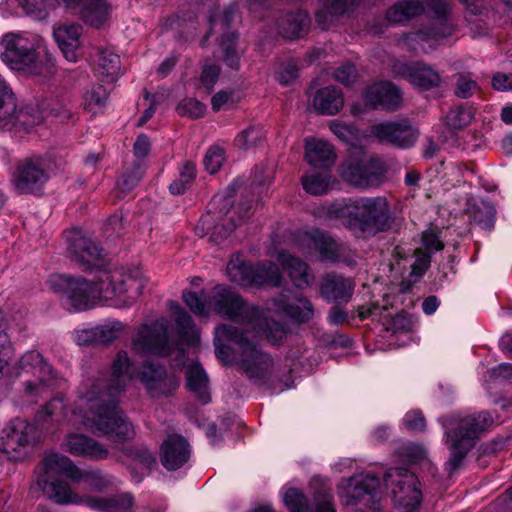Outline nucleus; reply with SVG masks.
<instances>
[{"instance_id":"nucleus-1","label":"nucleus","mask_w":512,"mask_h":512,"mask_svg":"<svg viewBox=\"0 0 512 512\" xmlns=\"http://www.w3.org/2000/svg\"><path fill=\"white\" fill-rule=\"evenodd\" d=\"M182 299L190 311L208 317L211 310L235 323L244 325L240 331L232 325H219L215 329V354L223 364L237 362L246 376L257 384H265L271 378L274 364L270 355L262 352L254 341L264 337L277 344L286 335L283 324L261 315L254 306L246 304L234 291L223 285L215 286L208 294L184 291Z\"/></svg>"},{"instance_id":"nucleus-2","label":"nucleus","mask_w":512,"mask_h":512,"mask_svg":"<svg viewBox=\"0 0 512 512\" xmlns=\"http://www.w3.org/2000/svg\"><path fill=\"white\" fill-rule=\"evenodd\" d=\"M131 358L124 350L118 351L111 363L109 379L90 378L78 389L77 400L67 408L62 398L49 401L38 413V421H61L76 429L97 431L116 441H126L134 434V427L118 408L119 397L135 378Z\"/></svg>"},{"instance_id":"nucleus-3","label":"nucleus","mask_w":512,"mask_h":512,"mask_svg":"<svg viewBox=\"0 0 512 512\" xmlns=\"http://www.w3.org/2000/svg\"><path fill=\"white\" fill-rule=\"evenodd\" d=\"M449 0H402L390 7L386 18L390 23H402L422 14L435 20L433 31H418L403 35L401 44L414 52L428 53L440 39L449 37L454 27L447 21Z\"/></svg>"},{"instance_id":"nucleus-4","label":"nucleus","mask_w":512,"mask_h":512,"mask_svg":"<svg viewBox=\"0 0 512 512\" xmlns=\"http://www.w3.org/2000/svg\"><path fill=\"white\" fill-rule=\"evenodd\" d=\"M44 39L32 32H8L0 38V59L12 71L26 76H40L50 72L51 57L43 60L40 50Z\"/></svg>"},{"instance_id":"nucleus-5","label":"nucleus","mask_w":512,"mask_h":512,"mask_svg":"<svg viewBox=\"0 0 512 512\" xmlns=\"http://www.w3.org/2000/svg\"><path fill=\"white\" fill-rule=\"evenodd\" d=\"M493 423L487 411L473 414H454L443 418L445 444L450 457L445 466L450 475L462 465L467 453L474 447L479 436Z\"/></svg>"},{"instance_id":"nucleus-6","label":"nucleus","mask_w":512,"mask_h":512,"mask_svg":"<svg viewBox=\"0 0 512 512\" xmlns=\"http://www.w3.org/2000/svg\"><path fill=\"white\" fill-rule=\"evenodd\" d=\"M39 469L36 486L47 498L59 504H74L80 501L66 482L54 480L57 475L62 474L74 482L81 481L80 469L69 457L55 452L48 453Z\"/></svg>"},{"instance_id":"nucleus-7","label":"nucleus","mask_w":512,"mask_h":512,"mask_svg":"<svg viewBox=\"0 0 512 512\" xmlns=\"http://www.w3.org/2000/svg\"><path fill=\"white\" fill-rule=\"evenodd\" d=\"M16 369V376H28L23 381V392L30 401L36 402L49 396L65 383V379L36 350L24 353L18 360Z\"/></svg>"},{"instance_id":"nucleus-8","label":"nucleus","mask_w":512,"mask_h":512,"mask_svg":"<svg viewBox=\"0 0 512 512\" xmlns=\"http://www.w3.org/2000/svg\"><path fill=\"white\" fill-rule=\"evenodd\" d=\"M48 284L53 291L63 295L69 307L74 311L88 310L100 302H107L103 296L105 287L101 283V273L97 276L96 281L54 274L49 277Z\"/></svg>"},{"instance_id":"nucleus-9","label":"nucleus","mask_w":512,"mask_h":512,"mask_svg":"<svg viewBox=\"0 0 512 512\" xmlns=\"http://www.w3.org/2000/svg\"><path fill=\"white\" fill-rule=\"evenodd\" d=\"M104 299L116 307L131 306L142 294L147 279L138 267L101 270Z\"/></svg>"},{"instance_id":"nucleus-10","label":"nucleus","mask_w":512,"mask_h":512,"mask_svg":"<svg viewBox=\"0 0 512 512\" xmlns=\"http://www.w3.org/2000/svg\"><path fill=\"white\" fill-rule=\"evenodd\" d=\"M355 215L348 228L358 237L371 236L387 230L392 221L390 207L385 197L354 199Z\"/></svg>"},{"instance_id":"nucleus-11","label":"nucleus","mask_w":512,"mask_h":512,"mask_svg":"<svg viewBox=\"0 0 512 512\" xmlns=\"http://www.w3.org/2000/svg\"><path fill=\"white\" fill-rule=\"evenodd\" d=\"M295 245L301 253L307 256L316 251L322 261L343 262L347 265L355 263L356 254L354 251L346 244L337 242L331 235L317 228L297 232Z\"/></svg>"},{"instance_id":"nucleus-12","label":"nucleus","mask_w":512,"mask_h":512,"mask_svg":"<svg viewBox=\"0 0 512 512\" xmlns=\"http://www.w3.org/2000/svg\"><path fill=\"white\" fill-rule=\"evenodd\" d=\"M40 440L37 427L25 419L8 422L0 434V451L12 461H24Z\"/></svg>"},{"instance_id":"nucleus-13","label":"nucleus","mask_w":512,"mask_h":512,"mask_svg":"<svg viewBox=\"0 0 512 512\" xmlns=\"http://www.w3.org/2000/svg\"><path fill=\"white\" fill-rule=\"evenodd\" d=\"M384 483L404 512H413L418 508L422 493L414 473L405 468H391L385 474Z\"/></svg>"},{"instance_id":"nucleus-14","label":"nucleus","mask_w":512,"mask_h":512,"mask_svg":"<svg viewBox=\"0 0 512 512\" xmlns=\"http://www.w3.org/2000/svg\"><path fill=\"white\" fill-rule=\"evenodd\" d=\"M66 253L84 270L102 269L105 264L103 250L84 231L72 228L65 232Z\"/></svg>"},{"instance_id":"nucleus-15","label":"nucleus","mask_w":512,"mask_h":512,"mask_svg":"<svg viewBox=\"0 0 512 512\" xmlns=\"http://www.w3.org/2000/svg\"><path fill=\"white\" fill-rule=\"evenodd\" d=\"M131 345L138 355H169L168 321L160 318L151 324L140 325L132 337Z\"/></svg>"},{"instance_id":"nucleus-16","label":"nucleus","mask_w":512,"mask_h":512,"mask_svg":"<svg viewBox=\"0 0 512 512\" xmlns=\"http://www.w3.org/2000/svg\"><path fill=\"white\" fill-rule=\"evenodd\" d=\"M49 179V162L42 156H30L18 161L12 183L19 193H34Z\"/></svg>"},{"instance_id":"nucleus-17","label":"nucleus","mask_w":512,"mask_h":512,"mask_svg":"<svg viewBox=\"0 0 512 512\" xmlns=\"http://www.w3.org/2000/svg\"><path fill=\"white\" fill-rule=\"evenodd\" d=\"M150 397L159 399L173 395L179 386L174 375L167 373L166 368L152 361H144L137 374Z\"/></svg>"},{"instance_id":"nucleus-18","label":"nucleus","mask_w":512,"mask_h":512,"mask_svg":"<svg viewBox=\"0 0 512 512\" xmlns=\"http://www.w3.org/2000/svg\"><path fill=\"white\" fill-rule=\"evenodd\" d=\"M380 481L369 474H358L351 477L338 490L342 503L346 506H355L359 503L369 504L377 500Z\"/></svg>"},{"instance_id":"nucleus-19","label":"nucleus","mask_w":512,"mask_h":512,"mask_svg":"<svg viewBox=\"0 0 512 512\" xmlns=\"http://www.w3.org/2000/svg\"><path fill=\"white\" fill-rule=\"evenodd\" d=\"M236 8L230 5L223 10L214 7L209 15L210 33H221L220 46L224 52V62L231 68L239 66V58L234 50L236 35L228 30V26L234 19Z\"/></svg>"},{"instance_id":"nucleus-20","label":"nucleus","mask_w":512,"mask_h":512,"mask_svg":"<svg viewBox=\"0 0 512 512\" xmlns=\"http://www.w3.org/2000/svg\"><path fill=\"white\" fill-rule=\"evenodd\" d=\"M418 132L407 120L399 122L379 123L366 130V137H375L381 143H387L399 148L413 146L418 138Z\"/></svg>"},{"instance_id":"nucleus-21","label":"nucleus","mask_w":512,"mask_h":512,"mask_svg":"<svg viewBox=\"0 0 512 512\" xmlns=\"http://www.w3.org/2000/svg\"><path fill=\"white\" fill-rule=\"evenodd\" d=\"M383 173L382 162L375 158H362L348 162L342 169L341 176L358 188H369L380 182Z\"/></svg>"},{"instance_id":"nucleus-22","label":"nucleus","mask_w":512,"mask_h":512,"mask_svg":"<svg viewBox=\"0 0 512 512\" xmlns=\"http://www.w3.org/2000/svg\"><path fill=\"white\" fill-rule=\"evenodd\" d=\"M240 205L232 207L224 215H216L209 212L199 220L196 226L197 235L204 237L209 235V240L220 244L228 238L237 225L235 215L240 211Z\"/></svg>"},{"instance_id":"nucleus-23","label":"nucleus","mask_w":512,"mask_h":512,"mask_svg":"<svg viewBox=\"0 0 512 512\" xmlns=\"http://www.w3.org/2000/svg\"><path fill=\"white\" fill-rule=\"evenodd\" d=\"M392 72L421 90H430L441 84L440 74L431 66L422 62L396 61L392 66Z\"/></svg>"},{"instance_id":"nucleus-24","label":"nucleus","mask_w":512,"mask_h":512,"mask_svg":"<svg viewBox=\"0 0 512 512\" xmlns=\"http://www.w3.org/2000/svg\"><path fill=\"white\" fill-rule=\"evenodd\" d=\"M82 34L80 24L65 22L53 26L52 37L64 58L71 63L82 57Z\"/></svg>"},{"instance_id":"nucleus-25","label":"nucleus","mask_w":512,"mask_h":512,"mask_svg":"<svg viewBox=\"0 0 512 512\" xmlns=\"http://www.w3.org/2000/svg\"><path fill=\"white\" fill-rule=\"evenodd\" d=\"M126 325L118 320H107L94 327L77 329L75 342L82 345L108 344L118 339L125 331Z\"/></svg>"},{"instance_id":"nucleus-26","label":"nucleus","mask_w":512,"mask_h":512,"mask_svg":"<svg viewBox=\"0 0 512 512\" xmlns=\"http://www.w3.org/2000/svg\"><path fill=\"white\" fill-rule=\"evenodd\" d=\"M366 105L371 108H382L393 111L400 107L402 95L400 90L391 82L381 81L372 84L365 92Z\"/></svg>"},{"instance_id":"nucleus-27","label":"nucleus","mask_w":512,"mask_h":512,"mask_svg":"<svg viewBox=\"0 0 512 512\" xmlns=\"http://www.w3.org/2000/svg\"><path fill=\"white\" fill-rule=\"evenodd\" d=\"M190 455V445L181 435H169L162 443L160 459L167 470L181 468L189 460Z\"/></svg>"},{"instance_id":"nucleus-28","label":"nucleus","mask_w":512,"mask_h":512,"mask_svg":"<svg viewBox=\"0 0 512 512\" xmlns=\"http://www.w3.org/2000/svg\"><path fill=\"white\" fill-rule=\"evenodd\" d=\"M62 448L78 457L100 460L108 456V450L101 443L80 433L68 434L62 443Z\"/></svg>"},{"instance_id":"nucleus-29","label":"nucleus","mask_w":512,"mask_h":512,"mask_svg":"<svg viewBox=\"0 0 512 512\" xmlns=\"http://www.w3.org/2000/svg\"><path fill=\"white\" fill-rule=\"evenodd\" d=\"M269 310L281 317L290 318L296 322H306L314 315L312 303L307 298H295L293 301L285 299L274 300Z\"/></svg>"},{"instance_id":"nucleus-30","label":"nucleus","mask_w":512,"mask_h":512,"mask_svg":"<svg viewBox=\"0 0 512 512\" xmlns=\"http://www.w3.org/2000/svg\"><path fill=\"white\" fill-rule=\"evenodd\" d=\"M305 160L314 168L329 169L336 160L333 146L322 139L305 140Z\"/></svg>"},{"instance_id":"nucleus-31","label":"nucleus","mask_w":512,"mask_h":512,"mask_svg":"<svg viewBox=\"0 0 512 512\" xmlns=\"http://www.w3.org/2000/svg\"><path fill=\"white\" fill-rule=\"evenodd\" d=\"M17 8H21L26 16L36 21L45 20L50 12V7L45 0H3L0 2V11L3 17L14 15Z\"/></svg>"},{"instance_id":"nucleus-32","label":"nucleus","mask_w":512,"mask_h":512,"mask_svg":"<svg viewBox=\"0 0 512 512\" xmlns=\"http://www.w3.org/2000/svg\"><path fill=\"white\" fill-rule=\"evenodd\" d=\"M276 259L287 271L291 281L298 288H306L314 281V275L309 272L307 264L301 259L286 252H278Z\"/></svg>"},{"instance_id":"nucleus-33","label":"nucleus","mask_w":512,"mask_h":512,"mask_svg":"<svg viewBox=\"0 0 512 512\" xmlns=\"http://www.w3.org/2000/svg\"><path fill=\"white\" fill-rule=\"evenodd\" d=\"M112 3L109 0H83L80 5V16L89 26L100 28L111 16Z\"/></svg>"},{"instance_id":"nucleus-34","label":"nucleus","mask_w":512,"mask_h":512,"mask_svg":"<svg viewBox=\"0 0 512 512\" xmlns=\"http://www.w3.org/2000/svg\"><path fill=\"white\" fill-rule=\"evenodd\" d=\"M354 285L350 279L340 276H327L320 288L321 295L329 302H347L351 298Z\"/></svg>"},{"instance_id":"nucleus-35","label":"nucleus","mask_w":512,"mask_h":512,"mask_svg":"<svg viewBox=\"0 0 512 512\" xmlns=\"http://www.w3.org/2000/svg\"><path fill=\"white\" fill-rule=\"evenodd\" d=\"M86 504L100 512H132L134 499L131 494L123 493L106 497H89Z\"/></svg>"},{"instance_id":"nucleus-36","label":"nucleus","mask_w":512,"mask_h":512,"mask_svg":"<svg viewBox=\"0 0 512 512\" xmlns=\"http://www.w3.org/2000/svg\"><path fill=\"white\" fill-rule=\"evenodd\" d=\"M312 104L321 114H337L344 105L342 91L334 86L319 89L312 99Z\"/></svg>"},{"instance_id":"nucleus-37","label":"nucleus","mask_w":512,"mask_h":512,"mask_svg":"<svg viewBox=\"0 0 512 512\" xmlns=\"http://www.w3.org/2000/svg\"><path fill=\"white\" fill-rule=\"evenodd\" d=\"M95 62L96 74L105 82L116 81L120 73V58L109 49H102L98 52Z\"/></svg>"},{"instance_id":"nucleus-38","label":"nucleus","mask_w":512,"mask_h":512,"mask_svg":"<svg viewBox=\"0 0 512 512\" xmlns=\"http://www.w3.org/2000/svg\"><path fill=\"white\" fill-rule=\"evenodd\" d=\"M186 381L188 389L193 392L203 404L210 401L208 377L199 363H192L187 367Z\"/></svg>"},{"instance_id":"nucleus-39","label":"nucleus","mask_w":512,"mask_h":512,"mask_svg":"<svg viewBox=\"0 0 512 512\" xmlns=\"http://www.w3.org/2000/svg\"><path fill=\"white\" fill-rule=\"evenodd\" d=\"M226 270L229 279L241 286L253 287V282L261 281L260 277L252 278L253 266L246 264L239 253L232 256Z\"/></svg>"},{"instance_id":"nucleus-40","label":"nucleus","mask_w":512,"mask_h":512,"mask_svg":"<svg viewBox=\"0 0 512 512\" xmlns=\"http://www.w3.org/2000/svg\"><path fill=\"white\" fill-rule=\"evenodd\" d=\"M169 310L175 317L181 338L190 346L199 342V334L190 315L176 302H169Z\"/></svg>"},{"instance_id":"nucleus-41","label":"nucleus","mask_w":512,"mask_h":512,"mask_svg":"<svg viewBox=\"0 0 512 512\" xmlns=\"http://www.w3.org/2000/svg\"><path fill=\"white\" fill-rule=\"evenodd\" d=\"M309 24L308 15L303 12L287 14L281 18L278 24L279 33L287 39L302 37Z\"/></svg>"},{"instance_id":"nucleus-42","label":"nucleus","mask_w":512,"mask_h":512,"mask_svg":"<svg viewBox=\"0 0 512 512\" xmlns=\"http://www.w3.org/2000/svg\"><path fill=\"white\" fill-rule=\"evenodd\" d=\"M466 213L477 225L484 230H490L494 226L495 209L494 207L483 200L473 199L468 203Z\"/></svg>"},{"instance_id":"nucleus-43","label":"nucleus","mask_w":512,"mask_h":512,"mask_svg":"<svg viewBox=\"0 0 512 512\" xmlns=\"http://www.w3.org/2000/svg\"><path fill=\"white\" fill-rule=\"evenodd\" d=\"M16 106V99L12 87L0 74V128H9L14 125L11 112Z\"/></svg>"},{"instance_id":"nucleus-44","label":"nucleus","mask_w":512,"mask_h":512,"mask_svg":"<svg viewBox=\"0 0 512 512\" xmlns=\"http://www.w3.org/2000/svg\"><path fill=\"white\" fill-rule=\"evenodd\" d=\"M322 172L306 173L301 178L303 189L311 195L320 196L328 193L331 185V174L327 169Z\"/></svg>"},{"instance_id":"nucleus-45","label":"nucleus","mask_w":512,"mask_h":512,"mask_svg":"<svg viewBox=\"0 0 512 512\" xmlns=\"http://www.w3.org/2000/svg\"><path fill=\"white\" fill-rule=\"evenodd\" d=\"M260 277V282H253V286H279L282 280L279 268L270 261H261L253 266L252 278Z\"/></svg>"},{"instance_id":"nucleus-46","label":"nucleus","mask_w":512,"mask_h":512,"mask_svg":"<svg viewBox=\"0 0 512 512\" xmlns=\"http://www.w3.org/2000/svg\"><path fill=\"white\" fill-rule=\"evenodd\" d=\"M356 0H326L323 9L316 13L319 23H328L333 17L343 15L354 7Z\"/></svg>"},{"instance_id":"nucleus-47","label":"nucleus","mask_w":512,"mask_h":512,"mask_svg":"<svg viewBox=\"0 0 512 512\" xmlns=\"http://www.w3.org/2000/svg\"><path fill=\"white\" fill-rule=\"evenodd\" d=\"M14 125L9 128H0L5 131H29L33 126L39 124L42 120L41 116L34 114L30 107L22 108L11 112Z\"/></svg>"},{"instance_id":"nucleus-48","label":"nucleus","mask_w":512,"mask_h":512,"mask_svg":"<svg viewBox=\"0 0 512 512\" xmlns=\"http://www.w3.org/2000/svg\"><path fill=\"white\" fill-rule=\"evenodd\" d=\"M474 117L471 107L460 105L452 108L446 115V124L452 130H460L470 124Z\"/></svg>"},{"instance_id":"nucleus-49","label":"nucleus","mask_w":512,"mask_h":512,"mask_svg":"<svg viewBox=\"0 0 512 512\" xmlns=\"http://www.w3.org/2000/svg\"><path fill=\"white\" fill-rule=\"evenodd\" d=\"M13 348L7 334H0V382H7L11 376L10 361Z\"/></svg>"},{"instance_id":"nucleus-50","label":"nucleus","mask_w":512,"mask_h":512,"mask_svg":"<svg viewBox=\"0 0 512 512\" xmlns=\"http://www.w3.org/2000/svg\"><path fill=\"white\" fill-rule=\"evenodd\" d=\"M108 99V91L103 85H92L83 96L82 105L85 109L96 111L102 108Z\"/></svg>"},{"instance_id":"nucleus-51","label":"nucleus","mask_w":512,"mask_h":512,"mask_svg":"<svg viewBox=\"0 0 512 512\" xmlns=\"http://www.w3.org/2000/svg\"><path fill=\"white\" fill-rule=\"evenodd\" d=\"M328 214L330 217L342 220L343 224L348 227V222L355 215L354 199H341L331 203L328 206Z\"/></svg>"},{"instance_id":"nucleus-52","label":"nucleus","mask_w":512,"mask_h":512,"mask_svg":"<svg viewBox=\"0 0 512 512\" xmlns=\"http://www.w3.org/2000/svg\"><path fill=\"white\" fill-rule=\"evenodd\" d=\"M226 161V151L223 147L212 145L205 153L203 164L209 174L217 173Z\"/></svg>"},{"instance_id":"nucleus-53","label":"nucleus","mask_w":512,"mask_h":512,"mask_svg":"<svg viewBox=\"0 0 512 512\" xmlns=\"http://www.w3.org/2000/svg\"><path fill=\"white\" fill-rule=\"evenodd\" d=\"M264 133L259 126H249L235 137V145L240 149H249L256 146L263 139Z\"/></svg>"},{"instance_id":"nucleus-54","label":"nucleus","mask_w":512,"mask_h":512,"mask_svg":"<svg viewBox=\"0 0 512 512\" xmlns=\"http://www.w3.org/2000/svg\"><path fill=\"white\" fill-rule=\"evenodd\" d=\"M332 133L340 140L355 146L360 139L359 131L351 124L339 120L330 123Z\"/></svg>"},{"instance_id":"nucleus-55","label":"nucleus","mask_w":512,"mask_h":512,"mask_svg":"<svg viewBox=\"0 0 512 512\" xmlns=\"http://www.w3.org/2000/svg\"><path fill=\"white\" fill-rule=\"evenodd\" d=\"M283 501L290 512H308L309 506L306 496L296 488H289L284 492Z\"/></svg>"},{"instance_id":"nucleus-56","label":"nucleus","mask_w":512,"mask_h":512,"mask_svg":"<svg viewBox=\"0 0 512 512\" xmlns=\"http://www.w3.org/2000/svg\"><path fill=\"white\" fill-rule=\"evenodd\" d=\"M80 474L81 481L86 482L91 488L96 490H102L114 483L111 476L104 474L99 470H80Z\"/></svg>"},{"instance_id":"nucleus-57","label":"nucleus","mask_w":512,"mask_h":512,"mask_svg":"<svg viewBox=\"0 0 512 512\" xmlns=\"http://www.w3.org/2000/svg\"><path fill=\"white\" fill-rule=\"evenodd\" d=\"M477 89L478 84L470 73H460L457 75L454 93L458 98H469Z\"/></svg>"},{"instance_id":"nucleus-58","label":"nucleus","mask_w":512,"mask_h":512,"mask_svg":"<svg viewBox=\"0 0 512 512\" xmlns=\"http://www.w3.org/2000/svg\"><path fill=\"white\" fill-rule=\"evenodd\" d=\"M177 111L182 116L198 118L203 116L205 105L194 98L183 99L177 106Z\"/></svg>"},{"instance_id":"nucleus-59","label":"nucleus","mask_w":512,"mask_h":512,"mask_svg":"<svg viewBox=\"0 0 512 512\" xmlns=\"http://www.w3.org/2000/svg\"><path fill=\"white\" fill-rule=\"evenodd\" d=\"M298 75L297 66L295 63L289 61L281 63L275 71V79L281 85H288L296 79Z\"/></svg>"},{"instance_id":"nucleus-60","label":"nucleus","mask_w":512,"mask_h":512,"mask_svg":"<svg viewBox=\"0 0 512 512\" xmlns=\"http://www.w3.org/2000/svg\"><path fill=\"white\" fill-rule=\"evenodd\" d=\"M220 68L216 64L205 63L201 74V84L209 93L216 84L219 77Z\"/></svg>"},{"instance_id":"nucleus-61","label":"nucleus","mask_w":512,"mask_h":512,"mask_svg":"<svg viewBox=\"0 0 512 512\" xmlns=\"http://www.w3.org/2000/svg\"><path fill=\"white\" fill-rule=\"evenodd\" d=\"M142 176L141 168L136 167L131 172L124 173L118 180L117 186L122 192H129L139 183Z\"/></svg>"},{"instance_id":"nucleus-62","label":"nucleus","mask_w":512,"mask_h":512,"mask_svg":"<svg viewBox=\"0 0 512 512\" xmlns=\"http://www.w3.org/2000/svg\"><path fill=\"white\" fill-rule=\"evenodd\" d=\"M333 76L335 80L342 83L343 85H351L353 84L357 79V70L353 64H345L340 67H338L334 73Z\"/></svg>"},{"instance_id":"nucleus-63","label":"nucleus","mask_w":512,"mask_h":512,"mask_svg":"<svg viewBox=\"0 0 512 512\" xmlns=\"http://www.w3.org/2000/svg\"><path fill=\"white\" fill-rule=\"evenodd\" d=\"M403 455L410 463H422L426 460L427 452L422 445L410 443L403 447Z\"/></svg>"},{"instance_id":"nucleus-64","label":"nucleus","mask_w":512,"mask_h":512,"mask_svg":"<svg viewBox=\"0 0 512 512\" xmlns=\"http://www.w3.org/2000/svg\"><path fill=\"white\" fill-rule=\"evenodd\" d=\"M403 424L410 431L420 432L425 428V419L420 411L413 410L405 415Z\"/></svg>"}]
</instances>
